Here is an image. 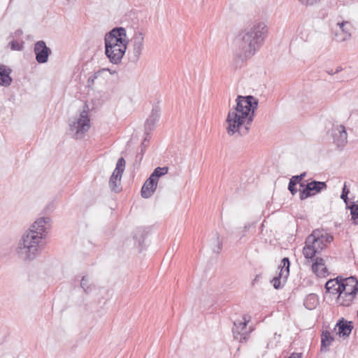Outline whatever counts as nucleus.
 Listing matches in <instances>:
<instances>
[{
    "label": "nucleus",
    "instance_id": "f257e3e1",
    "mask_svg": "<svg viewBox=\"0 0 358 358\" xmlns=\"http://www.w3.org/2000/svg\"><path fill=\"white\" fill-rule=\"evenodd\" d=\"M236 102V106L229 110L227 117V132L229 136L236 134L245 135L254 120L259 102L257 99L250 95H238Z\"/></svg>",
    "mask_w": 358,
    "mask_h": 358
},
{
    "label": "nucleus",
    "instance_id": "f03ea898",
    "mask_svg": "<svg viewBox=\"0 0 358 358\" xmlns=\"http://www.w3.org/2000/svg\"><path fill=\"white\" fill-rule=\"evenodd\" d=\"M50 221L49 217L37 219L20 240L16 252L19 257L27 262L34 260L41 252L46 237V224Z\"/></svg>",
    "mask_w": 358,
    "mask_h": 358
},
{
    "label": "nucleus",
    "instance_id": "7ed1b4c3",
    "mask_svg": "<svg viewBox=\"0 0 358 358\" xmlns=\"http://www.w3.org/2000/svg\"><path fill=\"white\" fill-rule=\"evenodd\" d=\"M267 27L263 22H256L238 36L237 47L240 57L245 59L252 57L263 45Z\"/></svg>",
    "mask_w": 358,
    "mask_h": 358
},
{
    "label": "nucleus",
    "instance_id": "20e7f679",
    "mask_svg": "<svg viewBox=\"0 0 358 358\" xmlns=\"http://www.w3.org/2000/svg\"><path fill=\"white\" fill-rule=\"evenodd\" d=\"M128 43L127 31L123 27H115L106 34L105 55L112 64H118L121 62L126 52Z\"/></svg>",
    "mask_w": 358,
    "mask_h": 358
},
{
    "label": "nucleus",
    "instance_id": "39448f33",
    "mask_svg": "<svg viewBox=\"0 0 358 358\" xmlns=\"http://www.w3.org/2000/svg\"><path fill=\"white\" fill-rule=\"evenodd\" d=\"M333 241V236L323 229L313 230L305 242L303 255L306 259H313Z\"/></svg>",
    "mask_w": 358,
    "mask_h": 358
},
{
    "label": "nucleus",
    "instance_id": "423d86ee",
    "mask_svg": "<svg viewBox=\"0 0 358 358\" xmlns=\"http://www.w3.org/2000/svg\"><path fill=\"white\" fill-rule=\"evenodd\" d=\"M250 321L249 315H243L241 320L234 321L232 332L235 340L240 343H244L249 339L250 334L254 330L252 327H248Z\"/></svg>",
    "mask_w": 358,
    "mask_h": 358
},
{
    "label": "nucleus",
    "instance_id": "0eeeda50",
    "mask_svg": "<svg viewBox=\"0 0 358 358\" xmlns=\"http://www.w3.org/2000/svg\"><path fill=\"white\" fill-rule=\"evenodd\" d=\"M69 127L71 131L75 132L76 138H82L90 128L88 112L86 110H83L78 117L70 121Z\"/></svg>",
    "mask_w": 358,
    "mask_h": 358
},
{
    "label": "nucleus",
    "instance_id": "6e6552de",
    "mask_svg": "<svg viewBox=\"0 0 358 358\" xmlns=\"http://www.w3.org/2000/svg\"><path fill=\"white\" fill-rule=\"evenodd\" d=\"M125 169V161L124 158L120 157L116 164L115 170L110 178L109 185L112 191L118 192L120 190V180L122 173Z\"/></svg>",
    "mask_w": 358,
    "mask_h": 358
},
{
    "label": "nucleus",
    "instance_id": "1a4fd4ad",
    "mask_svg": "<svg viewBox=\"0 0 358 358\" xmlns=\"http://www.w3.org/2000/svg\"><path fill=\"white\" fill-rule=\"evenodd\" d=\"M327 188V185L325 182L320 181H311L308 182L305 188L300 192V199L304 200L308 197L313 196L317 193H320L322 190Z\"/></svg>",
    "mask_w": 358,
    "mask_h": 358
},
{
    "label": "nucleus",
    "instance_id": "9d476101",
    "mask_svg": "<svg viewBox=\"0 0 358 358\" xmlns=\"http://www.w3.org/2000/svg\"><path fill=\"white\" fill-rule=\"evenodd\" d=\"M160 117V108L158 106H154L151 110V113L145 121V137L143 142V145H145V142L150 138V133L154 130L157 122L159 121Z\"/></svg>",
    "mask_w": 358,
    "mask_h": 358
},
{
    "label": "nucleus",
    "instance_id": "9b49d317",
    "mask_svg": "<svg viewBox=\"0 0 358 358\" xmlns=\"http://www.w3.org/2000/svg\"><path fill=\"white\" fill-rule=\"evenodd\" d=\"M331 136L334 143L338 148H343L348 142V134L345 127L342 124L333 126Z\"/></svg>",
    "mask_w": 358,
    "mask_h": 358
},
{
    "label": "nucleus",
    "instance_id": "f8f14e48",
    "mask_svg": "<svg viewBox=\"0 0 358 358\" xmlns=\"http://www.w3.org/2000/svg\"><path fill=\"white\" fill-rule=\"evenodd\" d=\"M34 52L36 55V60L39 64H44L48 62L51 50L47 47L43 41H39L34 45Z\"/></svg>",
    "mask_w": 358,
    "mask_h": 358
},
{
    "label": "nucleus",
    "instance_id": "ddd939ff",
    "mask_svg": "<svg viewBox=\"0 0 358 358\" xmlns=\"http://www.w3.org/2000/svg\"><path fill=\"white\" fill-rule=\"evenodd\" d=\"M282 266L278 275L274 277L271 280L275 289H280L282 287L281 280L282 279L285 282L289 273L290 263L289 259L287 257H284L282 260Z\"/></svg>",
    "mask_w": 358,
    "mask_h": 358
},
{
    "label": "nucleus",
    "instance_id": "4468645a",
    "mask_svg": "<svg viewBox=\"0 0 358 358\" xmlns=\"http://www.w3.org/2000/svg\"><path fill=\"white\" fill-rule=\"evenodd\" d=\"M133 41V54L131 59L136 62L138 61L144 48V35L142 32H136L132 39Z\"/></svg>",
    "mask_w": 358,
    "mask_h": 358
},
{
    "label": "nucleus",
    "instance_id": "2eb2a0df",
    "mask_svg": "<svg viewBox=\"0 0 358 358\" xmlns=\"http://www.w3.org/2000/svg\"><path fill=\"white\" fill-rule=\"evenodd\" d=\"M340 291L357 294L358 292L357 279L353 276L341 279Z\"/></svg>",
    "mask_w": 358,
    "mask_h": 358
},
{
    "label": "nucleus",
    "instance_id": "dca6fc26",
    "mask_svg": "<svg viewBox=\"0 0 358 358\" xmlns=\"http://www.w3.org/2000/svg\"><path fill=\"white\" fill-rule=\"evenodd\" d=\"M338 26L339 30H338L335 34L336 40L340 42H343L350 38L351 36L350 29L351 24L348 22H338Z\"/></svg>",
    "mask_w": 358,
    "mask_h": 358
},
{
    "label": "nucleus",
    "instance_id": "f3484780",
    "mask_svg": "<svg viewBox=\"0 0 358 358\" xmlns=\"http://www.w3.org/2000/svg\"><path fill=\"white\" fill-rule=\"evenodd\" d=\"M312 271L318 277H325L328 274L324 260L321 257H315L312 264Z\"/></svg>",
    "mask_w": 358,
    "mask_h": 358
},
{
    "label": "nucleus",
    "instance_id": "a211bd4d",
    "mask_svg": "<svg viewBox=\"0 0 358 358\" xmlns=\"http://www.w3.org/2000/svg\"><path fill=\"white\" fill-rule=\"evenodd\" d=\"M157 187V181H155L152 178H149L145 181L141 188V196L143 198H150Z\"/></svg>",
    "mask_w": 358,
    "mask_h": 358
},
{
    "label": "nucleus",
    "instance_id": "6ab92c4d",
    "mask_svg": "<svg viewBox=\"0 0 358 358\" xmlns=\"http://www.w3.org/2000/svg\"><path fill=\"white\" fill-rule=\"evenodd\" d=\"M12 70L3 64H0V85L8 87L12 83L10 73Z\"/></svg>",
    "mask_w": 358,
    "mask_h": 358
},
{
    "label": "nucleus",
    "instance_id": "aec40b11",
    "mask_svg": "<svg viewBox=\"0 0 358 358\" xmlns=\"http://www.w3.org/2000/svg\"><path fill=\"white\" fill-rule=\"evenodd\" d=\"M336 299V303L339 306H349L352 304L357 294L350 292H344L339 291Z\"/></svg>",
    "mask_w": 358,
    "mask_h": 358
},
{
    "label": "nucleus",
    "instance_id": "412c9836",
    "mask_svg": "<svg viewBox=\"0 0 358 358\" xmlns=\"http://www.w3.org/2000/svg\"><path fill=\"white\" fill-rule=\"evenodd\" d=\"M336 327L338 328V334L340 336H348L353 328L351 322L345 321L343 319L337 322Z\"/></svg>",
    "mask_w": 358,
    "mask_h": 358
},
{
    "label": "nucleus",
    "instance_id": "4be33fe9",
    "mask_svg": "<svg viewBox=\"0 0 358 358\" xmlns=\"http://www.w3.org/2000/svg\"><path fill=\"white\" fill-rule=\"evenodd\" d=\"M334 341V338L331 335L328 331H324L321 335V352H326L329 351V347L331 345Z\"/></svg>",
    "mask_w": 358,
    "mask_h": 358
},
{
    "label": "nucleus",
    "instance_id": "5701e85b",
    "mask_svg": "<svg viewBox=\"0 0 358 358\" xmlns=\"http://www.w3.org/2000/svg\"><path fill=\"white\" fill-rule=\"evenodd\" d=\"M341 280H339L338 278L336 279L329 280L325 285V288L329 293L333 294H338L341 289Z\"/></svg>",
    "mask_w": 358,
    "mask_h": 358
},
{
    "label": "nucleus",
    "instance_id": "b1692460",
    "mask_svg": "<svg viewBox=\"0 0 358 358\" xmlns=\"http://www.w3.org/2000/svg\"><path fill=\"white\" fill-rule=\"evenodd\" d=\"M210 241V245L213 251L215 253H219L222 250V243L217 232H214L212 234Z\"/></svg>",
    "mask_w": 358,
    "mask_h": 358
},
{
    "label": "nucleus",
    "instance_id": "393cba45",
    "mask_svg": "<svg viewBox=\"0 0 358 358\" xmlns=\"http://www.w3.org/2000/svg\"><path fill=\"white\" fill-rule=\"evenodd\" d=\"M319 303V298L315 294H308L303 302L304 306L308 310L315 309Z\"/></svg>",
    "mask_w": 358,
    "mask_h": 358
},
{
    "label": "nucleus",
    "instance_id": "a878e982",
    "mask_svg": "<svg viewBox=\"0 0 358 358\" xmlns=\"http://www.w3.org/2000/svg\"><path fill=\"white\" fill-rule=\"evenodd\" d=\"M169 168L167 166L164 167H157L155 169L153 173L150 175V178H152L155 181L158 182V179L159 177L166 174L168 173Z\"/></svg>",
    "mask_w": 358,
    "mask_h": 358
},
{
    "label": "nucleus",
    "instance_id": "bb28decb",
    "mask_svg": "<svg viewBox=\"0 0 358 358\" xmlns=\"http://www.w3.org/2000/svg\"><path fill=\"white\" fill-rule=\"evenodd\" d=\"M80 286L85 293H90L93 289V285L91 283L90 279L88 276L83 277L80 282Z\"/></svg>",
    "mask_w": 358,
    "mask_h": 358
},
{
    "label": "nucleus",
    "instance_id": "cd10ccee",
    "mask_svg": "<svg viewBox=\"0 0 358 358\" xmlns=\"http://www.w3.org/2000/svg\"><path fill=\"white\" fill-rule=\"evenodd\" d=\"M23 44L24 43L22 41H17L16 40L11 41L8 45L10 46V49L12 50H22L23 49Z\"/></svg>",
    "mask_w": 358,
    "mask_h": 358
},
{
    "label": "nucleus",
    "instance_id": "c85d7f7f",
    "mask_svg": "<svg viewBox=\"0 0 358 358\" xmlns=\"http://www.w3.org/2000/svg\"><path fill=\"white\" fill-rule=\"evenodd\" d=\"M350 211L352 215V218L354 220V222L356 224H358V205L353 204L350 207Z\"/></svg>",
    "mask_w": 358,
    "mask_h": 358
},
{
    "label": "nucleus",
    "instance_id": "c756f323",
    "mask_svg": "<svg viewBox=\"0 0 358 358\" xmlns=\"http://www.w3.org/2000/svg\"><path fill=\"white\" fill-rule=\"evenodd\" d=\"M299 2L306 7L313 6L318 3H320L322 0H298Z\"/></svg>",
    "mask_w": 358,
    "mask_h": 358
},
{
    "label": "nucleus",
    "instance_id": "7c9ffc66",
    "mask_svg": "<svg viewBox=\"0 0 358 358\" xmlns=\"http://www.w3.org/2000/svg\"><path fill=\"white\" fill-rule=\"evenodd\" d=\"M350 193L349 189H348L346 182L344 183V186L343 188L342 194L341 195V199L343 200V201L347 204L348 203V195Z\"/></svg>",
    "mask_w": 358,
    "mask_h": 358
},
{
    "label": "nucleus",
    "instance_id": "2f4dec72",
    "mask_svg": "<svg viewBox=\"0 0 358 358\" xmlns=\"http://www.w3.org/2000/svg\"><path fill=\"white\" fill-rule=\"evenodd\" d=\"M108 72V68H103L94 72V78H105Z\"/></svg>",
    "mask_w": 358,
    "mask_h": 358
},
{
    "label": "nucleus",
    "instance_id": "473e14b6",
    "mask_svg": "<svg viewBox=\"0 0 358 358\" xmlns=\"http://www.w3.org/2000/svg\"><path fill=\"white\" fill-rule=\"evenodd\" d=\"M296 185V183L294 182V180L290 179L288 185V189L292 195H294L297 192V189L295 188Z\"/></svg>",
    "mask_w": 358,
    "mask_h": 358
},
{
    "label": "nucleus",
    "instance_id": "72a5a7b5",
    "mask_svg": "<svg viewBox=\"0 0 358 358\" xmlns=\"http://www.w3.org/2000/svg\"><path fill=\"white\" fill-rule=\"evenodd\" d=\"M306 172L302 173L299 176H294L292 177L291 180H294V182L296 183L300 182L306 176Z\"/></svg>",
    "mask_w": 358,
    "mask_h": 358
},
{
    "label": "nucleus",
    "instance_id": "f704fd0d",
    "mask_svg": "<svg viewBox=\"0 0 358 358\" xmlns=\"http://www.w3.org/2000/svg\"><path fill=\"white\" fill-rule=\"evenodd\" d=\"M288 358H302V353H292Z\"/></svg>",
    "mask_w": 358,
    "mask_h": 358
},
{
    "label": "nucleus",
    "instance_id": "c9c22d12",
    "mask_svg": "<svg viewBox=\"0 0 358 358\" xmlns=\"http://www.w3.org/2000/svg\"><path fill=\"white\" fill-rule=\"evenodd\" d=\"M96 79H98L97 78H94V73L93 75H92L89 78H88V83H93Z\"/></svg>",
    "mask_w": 358,
    "mask_h": 358
},
{
    "label": "nucleus",
    "instance_id": "e433bc0d",
    "mask_svg": "<svg viewBox=\"0 0 358 358\" xmlns=\"http://www.w3.org/2000/svg\"><path fill=\"white\" fill-rule=\"evenodd\" d=\"M22 34V31L19 29V30H17L15 32V35L16 36H20Z\"/></svg>",
    "mask_w": 358,
    "mask_h": 358
},
{
    "label": "nucleus",
    "instance_id": "4c0bfd02",
    "mask_svg": "<svg viewBox=\"0 0 358 358\" xmlns=\"http://www.w3.org/2000/svg\"><path fill=\"white\" fill-rule=\"evenodd\" d=\"M107 73H108L110 75H114V74L116 73V71L108 69V72Z\"/></svg>",
    "mask_w": 358,
    "mask_h": 358
},
{
    "label": "nucleus",
    "instance_id": "58836bf2",
    "mask_svg": "<svg viewBox=\"0 0 358 358\" xmlns=\"http://www.w3.org/2000/svg\"><path fill=\"white\" fill-rule=\"evenodd\" d=\"M251 227V224H246L245 227H244V231H247Z\"/></svg>",
    "mask_w": 358,
    "mask_h": 358
},
{
    "label": "nucleus",
    "instance_id": "ea45409f",
    "mask_svg": "<svg viewBox=\"0 0 358 358\" xmlns=\"http://www.w3.org/2000/svg\"><path fill=\"white\" fill-rule=\"evenodd\" d=\"M342 71V68L341 66H338L336 68V71H334V73H337Z\"/></svg>",
    "mask_w": 358,
    "mask_h": 358
},
{
    "label": "nucleus",
    "instance_id": "a19ab883",
    "mask_svg": "<svg viewBox=\"0 0 358 358\" xmlns=\"http://www.w3.org/2000/svg\"><path fill=\"white\" fill-rule=\"evenodd\" d=\"M328 73H329V74H330V75H334V74H335V73H334V71H333V70H331V71H328Z\"/></svg>",
    "mask_w": 358,
    "mask_h": 358
},
{
    "label": "nucleus",
    "instance_id": "79ce46f5",
    "mask_svg": "<svg viewBox=\"0 0 358 358\" xmlns=\"http://www.w3.org/2000/svg\"><path fill=\"white\" fill-rule=\"evenodd\" d=\"M300 186H301V187H303V186H304V185H303V183H301V184H300Z\"/></svg>",
    "mask_w": 358,
    "mask_h": 358
}]
</instances>
